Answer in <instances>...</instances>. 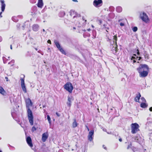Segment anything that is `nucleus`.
I'll list each match as a JSON object with an SVG mask.
<instances>
[{
	"instance_id": "54",
	"label": "nucleus",
	"mask_w": 152,
	"mask_h": 152,
	"mask_svg": "<svg viewBox=\"0 0 152 152\" xmlns=\"http://www.w3.org/2000/svg\"><path fill=\"white\" fill-rule=\"evenodd\" d=\"M73 1L75 2H77V0H72Z\"/></svg>"
},
{
	"instance_id": "24",
	"label": "nucleus",
	"mask_w": 152,
	"mask_h": 152,
	"mask_svg": "<svg viewBox=\"0 0 152 152\" xmlns=\"http://www.w3.org/2000/svg\"><path fill=\"white\" fill-rule=\"evenodd\" d=\"M116 10L117 12L120 13L122 12V9L121 7L118 6L116 8Z\"/></svg>"
},
{
	"instance_id": "49",
	"label": "nucleus",
	"mask_w": 152,
	"mask_h": 152,
	"mask_svg": "<svg viewBox=\"0 0 152 152\" xmlns=\"http://www.w3.org/2000/svg\"><path fill=\"white\" fill-rule=\"evenodd\" d=\"M2 40V38L0 36V42H1Z\"/></svg>"
},
{
	"instance_id": "19",
	"label": "nucleus",
	"mask_w": 152,
	"mask_h": 152,
	"mask_svg": "<svg viewBox=\"0 0 152 152\" xmlns=\"http://www.w3.org/2000/svg\"><path fill=\"white\" fill-rule=\"evenodd\" d=\"M32 30L35 31H38L39 29V26L37 24L33 25L32 27Z\"/></svg>"
},
{
	"instance_id": "6",
	"label": "nucleus",
	"mask_w": 152,
	"mask_h": 152,
	"mask_svg": "<svg viewBox=\"0 0 152 152\" xmlns=\"http://www.w3.org/2000/svg\"><path fill=\"white\" fill-rule=\"evenodd\" d=\"M140 17L143 21L145 23H147L149 21V19L148 15L144 12L140 13Z\"/></svg>"
},
{
	"instance_id": "23",
	"label": "nucleus",
	"mask_w": 152,
	"mask_h": 152,
	"mask_svg": "<svg viewBox=\"0 0 152 152\" xmlns=\"http://www.w3.org/2000/svg\"><path fill=\"white\" fill-rule=\"evenodd\" d=\"M0 93L3 95H4L6 94V92L4 90L2 87L0 86Z\"/></svg>"
},
{
	"instance_id": "4",
	"label": "nucleus",
	"mask_w": 152,
	"mask_h": 152,
	"mask_svg": "<svg viewBox=\"0 0 152 152\" xmlns=\"http://www.w3.org/2000/svg\"><path fill=\"white\" fill-rule=\"evenodd\" d=\"M131 125V132L132 134H135L139 131V125L138 124L136 123L132 124Z\"/></svg>"
},
{
	"instance_id": "64",
	"label": "nucleus",
	"mask_w": 152,
	"mask_h": 152,
	"mask_svg": "<svg viewBox=\"0 0 152 152\" xmlns=\"http://www.w3.org/2000/svg\"><path fill=\"white\" fill-rule=\"evenodd\" d=\"M34 14L33 13V12H32L31 13V15H32Z\"/></svg>"
},
{
	"instance_id": "14",
	"label": "nucleus",
	"mask_w": 152,
	"mask_h": 152,
	"mask_svg": "<svg viewBox=\"0 0 152 152\" xmlns=\"http://www.w3.org/2000/svg\"><path fill=\"white\" fill-rule=\"evenodd\" d=\"M134 141L135 142L140 144L142 141V140L139 135L137 134L134 137Z\"/></svg>"
},
{
	"instance_id": "63",
	"label": "nucleus",
	"mask_w": 152,
	"mask_h": 152,
	"mask_svg": "<svg viewBox=\"0 0 152 152\" xmlns=\"http://www.w3.org/2000/svg\"><path fill=\"white\" fill-rule=\"evenodd\" d=\"M141 58V57H139V60H140V59Z\"/></svg>"
},
{
	"instance_id": "48",
	"label": "nucleus",
	"mask_w": 152,
	"mask_h": 152,
	"mask_svg": "<svg viewBox=\"0 0 152 152\" xmlns=\"http://www.w3.org/2000/svg\"><path fill=\"white\" fill-rule=\"evenodd\" d=\"M149 110L150 111H152V107H151L150 108Z\"/></svg>"
},
{
	"instance_id": "41",
	"label": "nucleus",
	"mask_w": 152,
	"mask_h": 152,
	"mask_svg": "<svg viewBox=\"0 0 152 152\" xmlns=\"http://www.w3.org/2000/svg\"><path fill=\"white\" fill-rule=\"evenodd\" d=\"M14 18H14V17H12V20L14 21V22H17L18 21V20H14Z\"/></svg>"
},
{
	"instance_id": "60",
	"label": "nucleus",
	"mask_w": 152,
	"mask_h": 152,
	"mask_svg": "<svg viewBox=\"0 0 152 152\" xmlns=\"http://www.w3.org/2000/svg\"><path fill=\"white\" fill-rule=\"evenodd\" d=\"M12 63H11V62H9V63H8V64H11Z\"/></svg>"
},
{
	"instance_id": "34",
	"label": "nucleus",
	"mask_w": 152,
	"mask_h": 152,
	"mask_svg": "<svg viewBox=\"0 0 152 152\" xmlns=\"http://www.w3.org/2000/svg\"><path fill=\"white\" fill-rule=\"evenodd\" d=\"M36 128L34 126H33L32 127L31 129V131L32 132H34V131H36Z\"/></svg>"
},
{
	"instance_id": "42",
	"label": "nucleus",
	"mask_w": 152,
	"mask_h": 152,
	"mask_svg": "<svg viewBox=\"0 0 152 152\" xmlns=\"http://www.w3.org/2000/svg\"><path fill=\"white\" fill-rule=\"evenodd\" d=\"M56 114L58 116H60V114L58 113L57 112L56 113Z\"/></svg>"
},
{
	"instance_id": "56",
	"label": "nucleus",
	"mask_w": 152,
	"mask_h": 152,
	"mask_svg": "<svg viewBox=\"0 0 152 152\" xmlns=\"http://www.w3.org/2000/svg\"><path fill=\"white\" fill-rule=\"evenodd\" d=\"M10 48L11 49H12V47L11 45H10Z\"/></svg>"
},
{
	"instance_id": "16",
	"label": "nucleus",
	"mask_w": 152,
	"mask_h": 152,
	"mask_svg": "<svg viewBox=\"0 0 152 152\" xmlns=\"http://www.w3.org/2000/svg\"><path fill=\"white\" fill-rule=\"evenodd\" d=\"M101 28L103 30H105L108 33V30H109L110 28L109 27L107 26V24H104L102 25H101Z\"/></svg>"
},
{
	"instance_id": "2",
	"label": "nucleus",
	"mask_w": 152,
	"mask_h": 152,
	"mask_svg": "<svg viewBox=\"0 0 152 152\" xmlns=\"http://www.w3.org/2000/svg\"><path fill=\"white\" fill-rule=\"evenodd\" d=\"M117 37L116 35L113 36V44L111 45V50L113 54H116L118 51V46L117 43Z\"/></svg>"
},
{
	"instance_id": "47",
	"label": "nucleus",
	"mask_w": 152,
	"mask_h": 152,
	"mask_svg": "<svg viewBox=\"0 0 152 152\" xmlns=\"http://www.w3.org/2000/svg\"><path fill=\"white\" fill-rule=\"evenodd\" d=\"M134 58H135V57L134 56H132L131 58V60H133V59H134Z\"/></svg>"
},
{
	"instance_id": "27",
	"label": "nucleus",
	"mask_w": 152,
	"mask_h": 152,
	"mask_svg": "<svg viewBox=\"0 0 152 152\" xmlns=\"http://www.w3.org/2000/svg\"><path fill=\"white\" fill-rule=\"evenodd\" d=\"M109 17L111 18H113L114 17V14L113 13H110L109 14Z\"/></svg>"
},
{
	"instance_id": "37",
	"label": "nucleus",
	"mask_w": 152,
	"mask_h": 152,
	"mask_svg": "<svg viewBox=\"0 0 152 152\" xmlns=\"http://www.w3.org/2000/svg\"><path fill=\"white\" fill-rule=\"evenodd\" d=\"M10 62H11V63L12 64V65H14V64L15 62V61L14 60H12Z\"/></svg>"
},
{
	"instance_id": "55",
	"label": "nucleus",
	"mask_w": 152,
	"mask_h": 152,
	"mask_svg": "<svg viewBox=\"0 0 152 152\" xmlns=\"http://www.w3.org/2000/svg\"><path fill=\"white\" fill-rule=\"evenodd\" d=\"M110 39L109 38H108L107 39V41H110Z\"/></svg>"
},
{
	"instance_id": "18",
	"label": "nucleus",
	"mask_w": 152,
	"mask_h": 152,
	"mask_svg": "<svg viewBox=\"0 0 152 152\" xmlns=\"http://www.w3.org/2000/svg\"><path fill=\"white\" fill-rule=\"evenodd\" d=\"M43 6V3L42 0H38L37 6L39 8H42Z\"/></svg>"
},
{
	"instance_id": "44",
	"label": "nucleus",
	"mask_w": 152,
	"mask_h": 152,
	"mask_svg": "<svg viewBox=\"0 0 152 152\" xmlns=\"http://www.w3.org/2000/svg\"><path fill=\"white\" fill-rule=\"evenodd\" d=\"M5 79L6 80V81H8V78L7 77H5Z\"/></svg>"
},
{
	"instance_id": "22",
	"label": "nucleus",
	"mask_w": 152,
	"mask_h": 152,
	"mask_svg": "<svg viewBox=\"0 0 152 152\" xmlns=\"http://www.w3.org/2000/svg\"><path fill=\"white\" fill-rule=\"evenodd\" d=\"M141 97V95L140 93H138V95H137V96L135 98V100L136 102H139V100Z\"/></svg>"
},
{
	"instance_id": "58",
	"label": "nucleus",
	"mask_w": 152,
	"mask_h": 152,
	"mask_svg": "<svg viewBox=\"0 0 152 152\" xmlns=\"http://www.w3.org/2000/svg\"><path fill=\"white\" fill-rule=\"evenodd\" d=\"M91 29H87V30H88V31H89Z\"/></svg>"
},
{
	"instance_id": "25",
	"label": "nucleus",
	"mask_w": 152,
	"mask_h": 152,
	"mask_svg": "<svg viewBox=\"0 0 152 152\" xmlns=\"http://www.w3.org/2000/svg\"><path fill=\"white\" fill-rule=\"evenodd\" d=\"M147 104L145 102H142L140 104L141 107L143 108L146 107H147Z\"/></svg>"
},
{
	"instance_id": "1",
	"label": "nucleus",
	"mask_w": 152,
	"mask_h": 152,
	"mask_svg": "<svg viewBox=\"0 0 152 152\" xmlns=\"http://www.w3.org/2000/svg\"><path fill=\"white\" fill-rule=\"evenodd\" d=\"M26 102L28 119L30 125L32 126L33 125V116L32 112L30 109L29 107L32 106L33 104L31 100L29 98L27 99Z\"/></svg>"
},
{
	"instance_id": "39",
	"label": "nucleus",
	"mask_w": 152,
	"mask_h": 152,
	"mask_svg": "<svg viewBox=\"0 0 152 152\" xmlns=\"http://www.w3.org/2000/svg\"><path fill=\"white\" fill-rule=\"evenodd\" d=\"M120 26H124V23H120Z\"/></svg>"
},
{
	"instance_id": "59",
	"label": "nucleus",
	"mask_w": 152,
	"mask_h": 152,
	"mask_svg": "<svg viewBox=\"0 0 152 152\" xmlns=\"http://www.w3.org/2000/svg\"><path fill=\"white\" fill-rule=\"evenodd\" d=\"M86 127L87 128V129H88V131H89V129L88 128L87 126H86Z\"/></svg>"
},
{
	"instance_id": "35",
	"label": "nucleus",
	"mask_w": 152,
	"mask_h": 152,
	"mask_svg": "<svg viewBox=\"0 0 152 152\" xmlns=\"http://www.w3.org/2000/svg\"><path fill=\"white\" fill-rule=\"evenodd\" d=\"M141 99L142 100V102H146V100L144 97H141Z\"/></svg>"
},
{
	"instance_id": "8",
	"label": "nucleus",
	"mask_w": 152,
	"mask_h": 152,
	"mask_svg": "<svg viewBox=\"0 0 152 152\" xmlns=\"http://www.w3.org/2000/svg\"><path fill=\"white\" fill-rule=\"evenodd\" d=\"M102 3V0H94L93 2V5L96 7H98L101 6Z\"/></svg>"
},
{
	"instance_id": "51",
	"label": "nucleus",
	"mask_w": 152,
	"mask_h": 152,
	"mask_svg": "<svg viewBox=\"0 0 152 152\" xmlns=\"http://www.w3.org/2000/svg\"><path fill=\"white\" fill-rule=\"evenodd\" d=\"M137 54L138 55H139V50L138 49L137 50Z\"/></svg>"
},
{
	"instance_id": "38",
	"label": "nucleus",
	"mask_w": 152,
	"mask_h": 152,
	"mask_svg": "<svg viewBox=\"0 0 152 152\" xmlns=\"http://www.w3.org/2000/svg\"><path fill=\"white\" fill-rule=\"evenodd\" d=\"M132 146V144H131V143L129 145L128 147H127V149H129V148H130Z\"/></svg>"
},
{
	"instance_id": "13",
	"label": "nucleus",
	"mask_w": 152,
	"mask_h": 152,
	"mask_svg": "<svg viewBox=\"0 0 152 152\" xmlns=\"http://www.w3.org/2000/svg\"><path fill=\"white\" fill-rule=\"evenodd\" d=\"M139 76L141 77H146L148 74V72L147 70L140 72L139 73Z\"/></svg>"
},
{
	"instance_id": "7",
	"label": "nucleus",
	"mask_w": 152,
	"mask_h": 152,
	"mask_svg": "<svg viewBox=\"0 0 152 152\" xmlns=\"http://www.w3.org/2000/svg\"><path fill=\"white\" fill-rule=\"evenodd\" d=\"M69 13L70 16L73 19L76 18L77 19V18H80V15L79 14H78L74 10H71Z\"/></svg>"
},
{
	"instance_id": "62",
	"label": "nucleus",
	"mask_w": 152,
	"mask_h": 152,
	"mask_svg": "<svg viewBox=\"0 0 152 152\" xmlns=\"http://www.w3.org/2000/svg\"><path fill=\"white\" fill-rule=\"evenodd\" d=\"M45 107V105H44L43 106V108H44V107Z\"/></svg>"
},
{
	"instance_id": "52",
	"label": "nucleus",
	"mask_w": 152,
	"mask_h": 152,
	"mask_svg": "<svg viewBox=\"0 0 152 152\" xmlns=\"http://www.w3.org/2000/svg\"><path fill=\"white\" fill-rule=\"evenodd\" d=\"M20 26V25L19 24H18L17 25V28H19V27Z\"/></svg>"
},
{
	"instance_id": "53",
	"label": "nucleus",
	"mask_w": 152,
	"mask_h": 152,
	"mask_svg": "<svg viewBox=\"0 0 152 152\" xmlns=\"http://www.w3.org/2000/svg\"><path fill=\"white\" fill-rule=\"evenodd\" d=\"M144 152H147L146 149H144Z\"/></svg>"
},
{
	"instance_id": "61",
	"label": "nucleus",
	"mask_w": 152,
	"mask_h": 152,
	"mask_svg": "<svg viewBox=\"0 0 152 152\" xmlns=\"http://www.w3.org/2000/svg\"><path fill=\"white\" fill-rule=\"evenodd\" d=\"M121 20V19H119L118 20V22H120Z\"/></svg>"
},
{
	"instance_id": "30",
	"label": "nucleus",
	"mask_w": 152,
	"mask_h": 152,
	"mask_svg": "<svg viewBox=\"0 0 152 152\" xmlns=\"http://www.w3.org/2000/svg\"><path fill=\"white\" fill-rule=\"evenodd\" d=\"M68 101L71 102V101L73 99H72V96H68Z\"/></svg>"
},
{
	"instance_id": "28",
	"label": "nucleus",
	"mask_w": 152,
	"mask_h": 152,
	"mask_svg": "<svg viewBox=\"0 0 152 152\" xmlns=\"http://www.w3.org/2000/svg\"><path fill=\"white\" fill-rule=\"evenodd\" d=\"M115 9L114 8L113 6H110L109 7V11L113 12L114 11Z\"/></svg>"
},
{
	"instance_id": "46",
	"label": "nucleus",
	"mask_w": 152,
	"mask_h": 152,
	"mask_svg": "<svg viewBox=\"0 0 152 152\" xmlns=\"http://www.w3.org/2000/svg\"><path fill=\"white\" fill-rule=\"evenodd\" d=\"M82 19L83 20H84L85 22L86 21V20L85 19L84 17H83L82 18Z\"/></svg>"
},
{
	"instance_id": "15",
	"label": "nucleus",
	"mask_w": 152,
	"mask_h": 152,
	"mask_svg": "<svg viewBox=\"0 0 152 152\" xmlns=\"http://www.w3.org/2000/svg\"><path fill=\"white\" fill-rule=\"evenodd\" d=\"M134 141L135 142L140 144L142 141V140L139 135L137 134L134 137Z\"/></svg>"
},
{
	"instance_id": "20",
	"label": "nucleus",
	"mask_w": 152,
	"mask_h": 152,
	"mask_svg": "<svg viewBox=\"0 0 152 152\" xmlns=\"http://www.w3.org/2000/svg\"><path fill=\"white\" fill-rule=\"evenodd\" d=\"M54 42L56 47L58 49H59V48H60L61 47V45H60V44L59 42H58L56 40H54Z\"/></svg>"
},
{
	"instance_id": "26",
	"label": "nucleus",
	"mask_w": 152,
	"mask_h": 152,
	"mask_svg": "<svg viewBox=\"0 0 152 152\" xmlns=\"http://www.w3.org/2000/svg\"><path fill=\"white\" fill-rule=\"evenodd\" d=\"M58 50L62 54L64 55H66V52L61 47L59 48Z\"/></svg>"
},
{
	"instance_id": "32",
	"label": "nucleus",
	"mask_w": 152,
	"mask_h": 152,
	"mask_svg": "<svg viewBox=\"0 0 152 152\" xmlns=\"http://www.w3.org/2000/svg\"><path fill=\"white\" fill-rule=\"evenodd\" d=\"M132 29L134 32H135L137 30V28L136 26H134L133 27Z\"/></svg>"
},
{
	"instance_id": "9",
	"label": "nucleus",
	"mask_w": 152,
	"mask_h": 152,
	"mask_svg": "<svg viewBox=\"0 0 152 152\" xmlns=\"http://www.w3.org/2000/svg\"><path fill=\"white\" fill-rule=\"evenodd\" d=\"M94 133V131L93 130H91L89 132L88 136V140L91 141L93 139Z\"/></svg>"
},
{
	"instance_id": "36",
	"label": "nucleus",
	"mask_w": 152,
	"mask_h": 152,
	"mask_svg": "<svg viewBox=\"0 0 152 152\" xmlns=\"http://www.w3.org/2000/svg\"><path fill=\"white\" fill-rule=\"evenodd\" d=\"M98 22H99L98 23L99 25H101V26L102 25V20H98Z\"/></svg>"
},
{
	"instance_id": "17",
	"label": "nucleus",
	"mask_w": 152,
	"mask_h": 152,
	"mask_svg": "<svg viewBox=\"0 0 152 152\" xmlns=\"http://www.w3.org/2000/svg\"><path fill=\"white\" fill-rule=\"evenodd\" d=\"M48 137V135L47 133H44L42 135V140L43 142H45Z\"/></svg>"
},
{
	"instance_id": "10",
	"label": "nucleus",
	"mask_w": 152,
	"mask_h": 152,
	"mask_svg": "<svg viewBox=\"0 0 152 152\" xmlns=\"http://www.w3.org/2000/svg\"><path fill=\"white\" fill-rule=\"evenodd\" d=\"M0 2L1 3V10L2 12L0 13V17H2V16L1 15L2 12H3L5 10L6 5L4 3V1L3 0H1Z\"/></svg>"
},
{
	"instance_id": "40",
	"label": "nucleus",
	"mask_w": 152,
	"mask_h": 152,
	"mask_svg": "<svg viewBox=\"0 0 152 152\" xmlns=\"http://www.w3.org/2000/svg\"><path fill=\"white\" fill-rule=\"evenodd\" d=\"M47 42L48 43H50V44H51V41L50 40H48L47 41Z\"/></svg>"
},
{
	"instance_id": "11",
	"label": "nucleus",
	"mask_w": 152,
	"mask_h": 152,
	"mask_svg": "<svg viewBox=\"0 0 152 152\" xmlns=\"http://www.w3.org/2000/svg\"><path fill=\"white\" fill-rule=\"evenodd\" d=\"M20 80L21 81V87L22 90L25 93H26L27 92V91L25 85L24 79L23 78H21Z\"/></svg>"
},
{
	"instance_id": "50",
	"label": "nucleus",
	"mask_w": 152,
	"mask_h": 152,
	"mask_svg": "<svg viewBox=\"0 0 152 152\" xmlns=\"http://www.w3.org/2000/svg\"><path fill=\"white\" fill-rule=\"evenodd\" d=\"M119 141L121 142L122 141V139H121V138H120L119 139Z\"/></svg>"
},
{
	"instance_id": "57",
	"label": "nucleus",
	"mask_w": 152,
	"mask_h": 152,
	"mask_svg": "<svg viewBox=\"0 0 152 152\" xmlns=\"http://www.w3.org/2000/svg\"><path fill=\"white\" fill-rule=\"evenodd\" d=\"M75 29H76V28H75V27H73V30H75Z\"/></svg>"
},
{
	"instance_id": "33",
	"label": "nucleus",
	"mask_w": 152,
	"mask_h": 152,
	"mask_svg": "<svg viewBox=\"0 0 152 152\" xmlns=\"http://www.w3.org/2000/svg\"><path fill=\"white\" fill-rule=\"evenodd\" d=\"M71 102L68 101L67 102V104L68 106L69 107H70L71 105Z\"/></svg>"
},
{
	"instance_id": "21",
	"label": "nucleus",
	"mask_w": 152,
	"mask_h": 152,
	"mask_svg": "<svg viewBox=\"0 0 152 152\" xmlns=\"http://www.w3.org/2000/svg\"><path fill=\"white\" fill-rule=\"evenodd\" d=\"M73 121H74L72 124V126L73 128H75L77 126L78 124L76 122L75 119H74Z\"/></svg>"
},
{
	"instance_id": "43",
	"label": "nucleus",
	"mask_w": 152,
	"mask_h": 152,
	"mask_svg": "<svg viewBox=\"0 0 152 152\" xmlns=\"http://www.w3.org/2000/svg\"><path fill=\"white\" fill-rule=\"evenodd\" d=\"M61 13L62 14V16H63L65 15V13L64 12H61Z\"/></svg>"
},
{
	"instance_id": "3",
	"label": "nucleus",
	"mask_w": 152,
	"mask_h": 152,
	"mask_svg": "<svg viewBox=\"0 0 152 152\" xmlns=\"http://www.w3.org/2000/svg\"><path fill=\"white\" fill-rule=\"evenodd\" d=\"M64 89L69 92L70 93H72L73 87L71 83L68 82L66 83L64 85Z\"/></svg>"
},
{
	"instance_id": "31",
	"label": "nucleus",
	"mask_w": 152,
	"mask_h": 152,
	"mask_svg": "<svg viewBox=\"0 0 152 152\" xmlns=\"http://www.w3.org/2000/svg\"><path fill=\"white\" fill-rule=\"evenodd\" d=\"M47 119L49 122V123L50 124H51V119L50 116L49 115H47Z\"/></svg>"
},
{
	"instance_id": "45",
	"label": "nucleus",
	"mask_w": 152,
	"mask_h": 152,
	"mask_svg": "<svg viewBox=\"0 0 152 152\" xmlns=\"http://www.w3.org/2000/svg\"><path fill=\"white\" fill-rule=\"evenodd\" d=\"M102 147L105 150L107 149V148L106 147L104 146V145H103V146H102Z\"/></svg>"
},
{
	"instance_id": "29",
	"label": "nucleus",
	"mask_w": 152,
	"mask_h": 152,
	"mask_svg": "<svg viewBox=\"0 0 152 152\" xmlns=\"http://www.w3.org/2000/svg\"><path fill=\"white\" fill-rule=\"evenodd\" d=\"M2 59L3 60V62L4 64H6L7 63V60L8 59H7L5 57L3 56L2 57Z\"/></svg>"
},
{
	"instance_id": "12",
	"label": "nucleus",
	"mask_w": 152,
	"mask_h": 152,
	"mask_svg": "<svg viewBox=\"0 0 152 152\" xmlns=\"http://www.w3.org/2000/svg\"><path fill=\"white\" fill-rule=\"evenodd\" d=\"M26 141L28 145L31 148H32L33 146V145L31 137L29 136L27 137L26 138Z\"/></svg>"
},
{
	"instance_id": "5",
	"label": "nucleus",
	"mask_w": 152,
	"mask_h": 152,
	"mask_svg": "<svg viewBox=\"0 0 152 152\" xmlns=\"http://www.w3.org/2000/svg\"><path fill=\"white\" fill-rule=\"evenodd\" d=\"M148 67L147 65L145 64H141L140 65L139 67L137 69V70L139 73L140 72L148 70Z\"/></svg>"
}]
</instances>
